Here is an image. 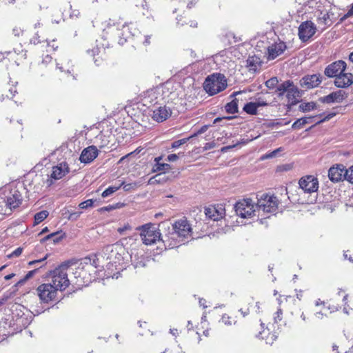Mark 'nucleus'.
<instances>
[{
  "instance_id": "f257e3e1",
  "label": "nucleus",
  "mask_w": 353,
  "mask_h": 353,
  "mask_svg": "<svg viewBox=\"0 0 353 353\" xmlns=\"http://www.w3.org/2000/svg\"><path fill=\"white\" fill-rule=\"evenodd\" d=\"M140 244L133 236L125 238L121 243H116L105 246L103 252L109 263L119 269H124L131 262L134 268H144L150 261L144 255L143 249L139 248Z\"/></svg>"
},
{
  "instance_id": "f03ea898",
  "label": "nucleus",
  "mask_w": 353,
  "mask_h": 353,
  "mask_svg": "<svg viewBox=\"0 0 353 353\" xmlns=\"http://www.w3.org/2000/svg\"><path fill=\"white\" fill-rule=\"evenodd\" d=\"M73 264V261H65L51 272V283L54 285L58 290H64L69 286L70 281L68 278V270Z\"/></svg>"
},
{
  "instance_id": "7ed1b4c3",
  "label": "nucleus",
  "mask_w": 353,
  "mask_h": 353,
  "mask_svg": "<svg viewBox=\"0 0 353 353\" xmlns=\"http://www.w3.org/2000/svg\"><path fill=\"white\" fill-rule=\"evenodd\" d=\"M228 86L227 80L224 74L214 73L208 76L203 83V88L210 95H214Z\"/></svg>"
},
{
  "instance_id": "20e7f679",
  "label": "nucleus",
  "mask_w": 353,
  "mask_h": 353,
  "mask_svg": "<svg viewBox=\"0 0 353 353\" xmlns=\"http://www.w3.org/2000/svg\"><path fill=\"white\" fill-rule=\"evenodd\" d=\"M140 236L145 245H150L157 241H165L161 239L159 230L152 224H145L139 228Z\"/></svg>"
},
{
  "instance_id": "39448f33",
  "label": "nucleus",
  "mask_w": 353,
  "mask_h": 353,
  "mask_svg": "<svg viewBox=\"0 0 353 353\" xmlns=\"http://www.w3.org/2000/svg\"><path fill=\"white\" fill-rule=\"evenodd\" d=\"M256 206L251 199H243L236 203L234 210L238 216L251 219L255 215Z\"/></svg>"
},
{
  "instance_id": "423d86ee",
  "label": "nucleus",
  "mask_w": 353,
  "mask_h": 353,
  "mask_svg": "<svg viewBox=\"0 0 353 353\" xmlns=\"http://www.w3.org/2000/svg\"><path fill=\"white\" fill-rule=\"evenodd\" d=\"M279 201L274 196L263 194L258 199L256 208L266 212H274L278 208Z\"/></svg>"
},
{
  "instance_id": "0eeeda50",
  "label": "nucleus",
  "mask_w": 353,
  "mask_h": 353,
  "mask_svg": "<svg viewBox=\"0 0 353 353\" xmlns=\"http://www.w3.org/2000/svg\"><path fill=\"white\" fill-rule=\"evenodd\" d=\"M37 291L41 301L44 303H48L55 300L58 290L50 283L40 285L37 288Z\"/></svg>"
},
{
  "instance_id": "6e6552de",
  "label": "nucleus",
  "mask_w": 353,
  "mask_h": 353,
  "mask_svg": "<svg viewBox=\"0 0 353 353\" xmlns=\"http://www.w3.org/2000/svg\"><path fill=\"white\" fill-rule=\"evenodd\" d=\"M149 114L154 121L160 123L171 116L172 110L170 107L155 103L150 110Z\"/></svg>"
},
{
  "instance_id": "1a4fd4ad",
  "label": "nucleus",
  "mask_w": 353,
  "mask_h": 353,
  "mask_svg": "<svg viewBox=\"0 0 353 353\" xmlns=\"http://www.w3.org/2000/svg\"><path fill=\"white\" fill-rule=\"evenodd\" d=\"M316 31V25L311 21H305L300 24L298 35L301 41L306 42L314 35Z\"/></svg>"
},
{
  "instance_id": "9d476101",
  "label": "nucleus",
  "mask_w": 353,
  "mask_h": 353,
  "mask_svg": "<svg viewBox=\"0 0 353 353\" xmlns=\"http://www.w3.org/2000/svg\"><path fill=\"white\" fill-rule=\"evenodd\" d=\"M173 230L174 232L172 233L173 236L172 238L177 236L184 239L191 235L192 228L186 219L176 221L173 225Z\"/></svg>"
},
{
  "instance_id": "9b49d317",
  "label": "nucleus",
  "mask_w": 353,
  "mask_h": 353,
  "mask_svg": "<svg viewBox=\"0 0 353 353\" xmlns=\"http://www.w3.org/2000/svg\"><path fill=\"white\" fill-rule=\"evenodd\" d=\"M299 187L307 193L316 192L319 188V181L316 178L312 175L302 177L299 182Z\"/></svg>"
},
{
  "instance_id": "f8f14e48",
  "label": "nucleus",
  "mask_w": 353,
  "mask_h": 353,
  "mask_svg": "<svg viewBox=\"0 0 353 353\" xmlns=\"http://www.w3.org/2000/svg\"><path fill=\"white\" fill-rule=\"evenodd\" d=\"M347 64L344 61L339 60L329 64L324 71V74L329 78H332L339 75L346 69Z\"/></svg>"
},
{
  "instance_id": "ddd939ff",
  "label": "nucleus",
  "mask_w": 353,
  "mask_h": 353,
  "mask_svg": "<svg viewBox=\"0 0 353 353\" xmlns=\"http://www.w3.org/2000/svg\"><path fill=\"white\" fill-rule=\"evenodd\" d=\"M323 80V77L320 74L306 75L300 80V85L306 90L317 87Z\"/></svg>"
},
{
  "instance_id": "4468645a",
  "label": "nucleus",
  "mask_w": 353,
  "mask_h": 353,
  "mask_svg": "<svg viewBox=\"0 0 353 353\" xmlns=\"http://www.w3.org/2000/svg\"><path fill=\"white\" fill-rule=\"evenodd\" d=\"M22 202V196L19 191L17 189H12L8 195L6 196V206L12 210L19 206Z\"/></svg>"
},
{
  "instance_id": "2eb2a0df",
  "label": "nucleus",
  "mask_w": 353,
  "mask_h": 353,
  "mask_svg": "<svg viewBox=\"0 0 353 353\" xmlns=\"http://www.w3.org/2000/svg\"><path fill=\"white\" fill-rule=\"evenodd\" d=\"M117 35L119 37L118 43L121 46H123L129 39L134 37L136 35V32H138L136 28L133 29L132 27H130L126 24H123L122 26V28L117 29Z\"/></svg>"
},
{
  "instance_id": "dca6fc26",
  "label": "nucleus",
  "mask_w": 353,
  "mask_h": 353,
  "mask_svg": "<svg viewBox=\"0 0 353 353\" xmlns=\"http://www.w3.org/2000/svg\"><path fill=\"white\" fill-rule=\"evenodd\" d=\"M204 213L208 219L219 221L225 215V209L221 205H209L204 209Z\"/></svg>"
},
{
  "instance_id": "f3484780",
  "label": "nucleus",
  "mask_w": 353,
  "mask_h": 353,
  "mask_svg": "<svg viewBox=\"0 0 353 353\" xmlns=\"http://www.w3.org/2000/svg\"><path fill=\"white\" fill-rule=\"evenodd\" d=\"M287 46L283 41L275 42L268 47V59L273 60L283 53Z\"/></svg>"
},
{
  "instance_id": "a211bd4d",
  "label": "nucleus",
  "mask_w": 353,
  "mask_h": 353,
  "mask_svg": "<svg viewBox=\"0 0 353 353\" xmlns=\"http://www.w3.org/2000/svg\"><path fill=\"white\" fill-rule=\"evenodd\" d=\"M99 154V150L94 145L88 146L81 152L79 160L81 163H89L94 161Z\"/></svg>"
},
{
  "instance_id": "6ab92c4d",
  "label": "nucleus",
  "mask_w": 353,
  "mask_h": 353,
  "mask_svg": "<svg viewBox=\"0 0 353 353\" xmlns=\"http://www.w3.org/2000/svg\"><path fill=\"white\" fill-rule=\"evenodd\" d=\"M345 169L343 165H336L331 167L328 170V177L334 183L345 179Z\"/></svg>"
},
{
  "instance_id": "aec40b11",
  "label": "nucleus",
  "mask_w": 353,
  "mask_h": 353,
  "mask_svg": "<svg viewBox=\"0 0 353 353\" xmlns=\"http://www.w3.org/2000/svg\"><path fill=\"white\" fill-rule=\"evenodd\" d=\"M69 172V168L66 163L62 162L56 166L52 167V170L50 174L51 179L58 180L63 177ZM52 183V181L50 180L48 183L50 185Z\"/></svg>"
},
{
  "instance_id": "412c9836",
  "label": "nucleus",
  "mask_w": 353,
  "mask_h": 353,
  "mask_svg": "<svg viewBox=\"0 0 353 353\" xmlns=\"http://www.w3.org/2000/svg\"><path fill=\"white\" fill-rule=\"evenodd\" d=\"M353 83V74L343 72L335 78L334 85L341 88H347Z\"/></svg>"
},
{
  "instance_id": "4be33fe9",
  "label": "nucleus",
  "mask_w": 353,
  "mask_h": 353,
  "mask_svg": "<svg viewBox=\"0 0 353 353\" xmlns=\"http://www.w3.org/2000/svg\"><path fill=\"white\" fill-rule=\"evenodd\" d=\"M345 97V92L343 90L332 92L330 94L321 97V101L325 103H340Z\"/></svg>"
},
{
  "instance_id": "5701e85b",
  "label": "nucleus",
  "mask_w": 353,
  "mask_h": 353,
  "mask_svg": "<svg viewBox=\"0 0 353 353\" xmlns=\"http://www.w3.org/2000/svg\"><path fill=\"white\" fill-rule=\"evenodd\" d=\"M302 96V92L299 90V89L293 84L292 82L290 88L287 93V97L288 99V101L292 104L294 105L298 102V99Z\"/></svg>"
},
{
  "instance_id": "b1692460",
  "label": "nucleus",
  "mask_w": 353,
  "mask_h": 353,
  "mask_svg": "<svg viewBox=\"0 0 353 353\" xmlns=\"http://www.w3.org/2000/svg\"><path fill=\"white\" fill-rule=\"evenodd\" d=\"M319 14L317 15V22L319 25L324 26L323 29L325 27L330 26L333 21L330 18V14L328 12H323L318 10Z\"/></svg>"
},
{
  "instance_id": "393cba45",
  "label": "nucleus",
  "mask_w": 353,
  "mask_h": 353,
  "mask_svg": "<svg viewBox=\"0 0 353 353\" xmlns=\"http://www.w3.org/2000/svg\"><path fill=\"white\" fill-rule=\"evenodd\" d=\"M261 61L259 57L249 56L246 60V67L249 68L250 71L256 72L261 66Z\"/></svg>"
},
{
  "instance_id": "a878e982",
  "label": "nucleus",
  "mask_w": 353,
  "mask_h": 353,
  "mask_svg": "<svg viewBox=\"0 0 353 353\" xmlns=\"http://www.w3.org/2000/svg\"><path fill=\"white\" fill-rule=\"evenodd\" d=\"M97 261L96 256L85 257L81 260L78 268L84 269L85 266H87L88 269L90 268H97Z\"/></svg>"
},
{
  "instance_id": "bb28decb",
  "label": "nucleus",
  "mask_w": 353,
  "mask_h": 353,
  "mask_svg": "<svg viewBox=\"0 0 353 353\" xmlns=\"http://www.w3.org/2000/svg\"><path fill=\"white\" fill-rule=\"evenodd\" d=\"M64 234L62 233V231H58L53 233H51L43 239H41L40 242L43 243L49 240H52L54 243H57L59 242L63 238Z\"/></svg>"
},
{
  "instance_id": "cd10ccee",
  "label": "nucleus",
  "mask_w": 353,
  "mask_h": 353,
  "mask_svg": "<svg viewBox=\"0 0 353 353\" xmlns=\"http://www.w3.org/2000/svg\"><path fill=\"white\" fill-rule=\"evenodd\" d=\"M314 117H302L301 119H297L294 121L292 125V128L294 130L301 129L306 124L310 123L312 122V119Z\"/></svg>"
},
{
  "instance_id": "c85d7f7f",
  "label": "nucleus",
  "mask_w": 353,
  "mask_h": 353,
  "mask_svg": "<svg viewBox=\"0 0 353 353\" xmlns=\"http://www.w3.org/2000/svg\"><path fill=\"white\" fill-rule=\"evenodd\" d=\"M292 82V81L288 80L280 84L279 83L275 91L277 92L279 97L283 96L285 93H288L289 88L291 86Z\"/></svg>"
},
{
  "instance_id": "c756f323",
  "label": "nucleus",
  "mask_w": 353,
  "mask_h": 353,
  "mask_svg": "<svg viewBox=\"0 0 353 353\" xmlns=\"http://www.w3.org/2000/svg\"><path fill=\"white\" fill-rule=\"evenodd\" d=\"M225 109L226 112L230 114L237 113L239 111V110H238V99L236 98H235L230 103H228L225 106Z\"/></svg>"
},
{
  "instance_id": "7c9ffc66",
  "label": "nucleus",
  "mask_w": 353,
  "mask_h": 353,
  "mask_svg": "<svg viewBox=\"0 0 353 353\" xmlns=\"http://www.w3.org/2000/svg\"><path fill=\"white\" fill-rule=\"evenodd\" d=\"M243 110L249 114L255 115L257 113V108L254 102H249L244 105Z\"/></svg>"
},
{
  "instance_id": "2f4dec72",
  "label": "nucleus",
  "mask_w": 353,
  "mask_h": 353,
  "mask_svg": "<svg viewBox=\"0 0 353 353\" xmlns=\"http://www.w3.org/2000/svg\"><path fill=\"white\" fill-rule=\"evenodd\" d=\"M171 168V166L168 163H154L152 168V172H161L163 171V173H165V171L168 170Z\"/></svg>"
},
{
  "instance_id": "473e14b6",
  "label": "nucleus",
  "mask_w": 353,
  "mask_h": 353,
  "mask_svg": "<svg viewBox=\"0 0 353 353\" xmlns=\"http://www.w3.org/2000/svg\"><path fill=\"white\" fill-rule=\"evenodd\" d=\"M316 108V105L314 102H307L302 103L299 105V110L303 112H310L314 110Z\"/></svg>"
},
{
  "instance_id": "72a5a7b5",
  "label": "nucleus",
  "mask_w": 353,
  "mask_h": 353,
  "mask_svg": "<svg viewBox=\"0 0 353 353\" xmlns=\"http://www.w3.org/2000/svg\"><path fill=\"white\" fill-rule=\"evenodd\" d=\"M49 213L46 210H42L34 215V223L39 224L47 218Z\"/></svg>"
},
{
  "instance_id": "f704fd0d",
  "label": "nucleus",
  "mask_w": 353,
  "mask_h": 353,
  "mask_svg": "<svg viewBox=\"0 0 353 353\" xmlns=\"http://www.w3.org/2000/svg\"><path fill=\"white\" fill-rule=\"evenodd\" d=\"M119 188L120 186H110L102 192L101 196L103 198L108 197L114 192L117 191Z\"/></svg>"
},
{
  "instance_id": "c9c22d12",
  "label": "nucleus",
  "mask_w": 353,
  "mask_h": 353,
  "mask_svg": "<svg viewBox=\"0 0 353 353\" xmlns=\"http://www.w3.org/2000/svg\"><path fill=\"white\" fill-rule=\"evenodd\" d=\"M152 179H154L155 182L161 183V182L166 181L168 179V177H167L165 175V173H160V174H156L153 178L150 179V181H149L150 183H154L152 181Z\"/></svg>"
},
{
  "instance_id": "e433bc0d",
  "label": "nucleus",
  "mask_w": 353,
  "mask_h": 353,
  "mask_svg": "<svg viewBox=\"0 0 353 353\" xmlns=\"http://www.w3.org/2000/svg\"><path fill=\"white\" fill-rule=\"evenodd\" d=\"M138 185H139L138 183L136 182L130 183H125L124 182H123L120 184L119 186H120V188L123 187V189L124 190V191L129 192L132 190L137 189Z\"/></svg>"
},
{
  "instance_id": "4c0bfd02",
  "label": "nucleus",
  "mask_w": 353,
  "mask_h": 353,
  "mask_svg": "<svg viewBox=\"0 0 353 353\" xmlns=\"http://www.w3.org/2000/svg\"><path fill=\"white\" fill-rule=\"evenodd\" d=\"M279 85V80L276 77H272L265 81V85L269 89L276 88Z\"/></svg>"
},
{
  "instance_id": "58836bf2",
  "label": "nucleus",
  "mask_w": 353,
  "mask_h": 353,
  "mask_svg": "<svg viewBox=\"0 0 353 353\" xmlns=\"http://www.w3.org/2000/svg\"><path fill=\"white\" fill-rule=\"evenodd\" d=\"M345 179L353 183V165L348 169H345Z\"/></svg>"
},
{
  "instance_id": "ea45409f",
  "label": "nucleus",
  "mask_w": 353,
  "mask_h": 353,
  "mask_svg": "<svg viewBox=\"0 0 353 353\" xmlns=\"http://www.w3.org/2000/svg\"><path fill=\"white\" fill-rule=\"evenodd\" d=\"M94 201L92 199H88L79 203V207L81 209H86L93 205Z\"/></svg>"
},
{
  "instance_id": "a19ab883",
  "label": "nucleus",
  "mask_w": 353,
  "mask_h": 353,
  "mask_svg": "<svg viewBox=\"0 0 353 353\" xmlns=\"http://www.w3.org/2000/svg\"><path fill=\"white\" fill-rule=\"evenodd\" d=\"M283 312L281 309H278V310L275 312L274 316V323H277L282 320Z\"/></svg>"
},
{
  "instance_id": "79ce46f5",
  "label": "nucleus",
  "mask_w": 353,
  "mask_h": 353,
  "mask_svg": "<svg viewBox=\"0 0 353 353\" xmlns=\"http://www.w3.org/2000/svg\"><path fill=\"white\" fill-rule=\"evenodd\" d=\"M281 151V148H278L270 153H267L265 154L264 156H263L261 157L262 159H271V158H273L274 157H276V155L277 154V153Z\"/></svg>"
},
{
  "instance_id": "37998d69",
  "label": "nucleus",
  "mask_w": 353,
  "mask_h": 353,
  "mask_svg": "<svg viewBox=\"0 0 353 353\" xmlns=\"http://www.w3.org/2000/svg\"><path fill=\"white\" fill-rule=\"evenodd\" d=\"M68 213H69L68 219L70 220L74 221V220H77L80 216L81 212H79V211L70 212V211H68Z\"/></svg>"
},
{
  "instance_id": "c03bdc74",
  "label": "nucleus",
  "mask_w": 353,
  "mask_h": 353,
  "mask_svg": "<svg viewBox=\"0 0 353 353\" xmlns=\"http://www.w3.org/2000/svg\"><path fill=\"white\" fill-rule=\"evenodd\" d=\"M100 51H101L100 48H99L98 46H96V47H94L91 50H90V49L88 50L87 52L90 56L94 57L96 55H98L99 54Z\"/></svg>"
},
{
  "instance_id": "a18cd8bd",
  "label": "nucleus",
  "mask_w": 353,
  "mask_h": 353,
  "mask_svg": "<svg viewBox=\"0 0 353 353\" xmlns=\"http://www.w3.org/2000/svg\"><path fill=\"white\" fill-rule=\"evenodd\" d=\"M185 142H186V139H183L175 141L172 143V148H177L179 146H181V145L184 144Z\"/></svg>"
},
{
  "instance_id": "49530a36",
  "label": "nucleus",
  "mask_w": 353,
  "mask_h": 353,
  "mask_svg": "<svg viewBox=\"0 0 353 353\" xmlns=\"http://www.w3.org/2000/svg\"><path fill=\"white\" fill-rule=\"evenodd\" d=\"M256 106V108L266 106L268 103L265 100L259 98L255 102H254Z\"/></svg>"
},
{
  "instance_id": "de8ad7c7",
  "label": "nucleus",
  "mask_w": 353,
  "mask_h": 353,
  "mask_svg": "<svg viewBox=\"0 0 353 353\" xmlns=\"http://www.w3.org/2000/svg\"><path fill=\"white\" fill-rule=\"evenodd\" d=\"M23 248H18L9 255V257H17L21 254Z\"/></svg>"
},
{
  "instance_id": "09e8293b",
  "label": "nucleus",
  "mask_w": 353,
  "mask_h": 353,
  "mask_svg": "<svg viewBox=\"0 0 353 353\" xmlns=\"http://www.w3.org/2000/svg\"><path fill=\"white\" fill-rule=\"evenodd\" d=\"M230 317L228 316L227 314H223L222 316L221 320L222 322L227 325H231L232 324V321H230Z\"/></svg>"
},
{
  "instance_id": "8fccbe9b",
  "label": "nucleus",
  "mask_w": 353,
  "mask_h": 353,
  "mask_svg": "<svg viewBox=\"0 0 353 353\" xmlns=\"http://www.w3.org/2000/svg\"><path fill=\"white\" fill-rule=\"evenodd\" d=\"M39 270V268H36L33 270L29 271L24 276V280H28L32 278Z\"/></svg>"
},
{
  "instance_id": "3c124183",
  "label": "nucleus",
  "mask_w": 353,
  "mask_h": 353,
  "mask_svg": "<svg viewBox=\"0 0 353 353\" xmlns=\"http://www.w3.org/2000/svg\"><path fill=\"white\" fill-rule=\"evenodd\" d=\"M70 9H71V12L70 14V17L71 19H73V18H78L79 14H80V12L79 10H77V9H74V10H72V6H70Z\"/></svg>"
},
{
  "instance_id": "603ef678",
  "label": "nucleus",
  "mask_w": 353,
  "mask_h": 353,
  "mask_svg": "<svg viewBox=\"0 0 353 353\" xmlns=\"http://www.w3.org/2000/svg\"><path fill=\"white\" fill-rule=\"evenodd\" d=\"M208 129V125H203L199 130H198V131L194 133L191 137H196L199 134H201L203 133H204Z\"/></svg>"
},
{
  "instance_id": "864d4df0",
  "label": "nucleus",
  "mask_w": 353,
  "mask_h": 353,
  "mask_svg": "<svg viewBox=\"0 0 353 353\" xmlns=\"http://www.w3.org/2000/svg\"><path fill=\"white\" fill-rule=\"evenodd\" d=\"M351 16H353V4H352V8L347 11V12L345 14H344L343 17H342L341 18V21H343L347 17H351Z\"/></svg>"
},
{
  "instance_id": "5fc2aeb1",
  "label": "nucleus",
  "mask_w": 353,
  "mask_h": 353,
  "mask_svg": "<svg viewBox=\"0 0 353 353\" xmlns=\"http://www.w3.org/2000/svg\"><path fill=\"white\" fill-rule=\"evenodd\" d=\"M334 115H335V113H334V112L333 113H330L327 116H325L323 119H322L321 120L317 121L316 123V124L321 123L323 122L327 121L330 120L331 118H332Z\"/></svg>"
},
{
  "instance_id": "6e6d98bb",
  "label": "nucleus",
  "mask_w": 353,
  "mask_h": 353,
  "mask_svg": "<svg viewBox=\"0 0 353 353\" xmlns=\"http://www.w3.org/2000/svg\"><path fill=\"white\" fill-rule=\"evenodd\" d=\"M269 335L270 336L265 339V342L266 343L272 344L273 341L276 339V336L274 334H269Z\"/></svg>"
},
{
  "instance_id": "4d7b16f0",
  "label": "nucleus",
  "mask_w": 353,
  "mask_h": 353,
  "mask_svg": "<svg viewBox=\"0 0 353 353\" xmlns=\"http://www.w3.org/2000/svg\"><path fill=\"white\" fill-rule=\"evenodd\" d=\"M39 36L37 33L34 34V36L30 39V43H32L34 45H37L39 43H41L39 40Z\"/></svg>"
},
{
  "instance_id": "13d9d810",
  "label": "nucleus",
  "mask_w": 353,
  "mask_h": 353,
  "mask_svg": "<svg viewBox=\"0 0 353 353\" xmlns=\"http://www.w3.org/2000/svg\"><path fill=\"white\" fill-rule=\"evenodd\" d=\"M183 3H187L186 7L191 8L196 4V1L195 0H183Z\"/></svg>"
},
{
  "instance_id": "bf43d9fd",
  "label": "nucleus",
  "mask_w": 353,
  "mask_h": 353,
  "mask_svg": "<svg viewBox=\"0 0 353 353\" xmlns=\"http://www.w3.org/2000/svg\"><path fill=\"white\" fill-rule=\"evenodd\" d=\"M12 33L16 37H19L23 33V30L20 28L15 27L12 29Z\"/></svg>"
},
{
  "instance_id": "052dcab7",
  "label": "nucleus",
  "mask_w": 353,
  "mask_h": 353,
  "mask_svg": "<svg viewBox=\"0 0 353 353\" xmlns=\"http://www.w3.org/2000/svg\"><path fill=\"white\" fill-rule=\"evenodd\" d=\"M216 143L214 142L206 143L203 147L204 150H208L215 148Z\"/></svg>"
},
{
  "instance_id": "680f3d73",
  "label": "nucleus",
  "mask_w": 353,
  "mask_h": 353,
  "mask_svg": "<svg viewBox=\"0 0 353 353\" xmlns=\"http://www.w3.org/2000/svg\"><path fill=\"white\" fill-rule=\"evenodd\" d=\"M46 259H47V255H46L45 257H43V258H42V259H39V260H34V261H30V262L28 263V265L31 266V265H35V264H37V263H43V262Z\"/></svg>"
},
{
  "instance_id": "e2e57ef3",
  "label": "nucleus",
  "mask_w": 353,
  "mask_h": 353,
  "mask_svg": "<svg viewBox=\"0 0 353 353\" xmlns=\"http://www.w3.org/2000/svg\"><path fill=\"white\" fill-rule=\"evenodd\" d=\"M179 159V156L176 154H169L168 157H167V161H171V162H173V161H176L177 159Z\"/></svg>"
},
{
  "instance_id": "0e129e2a",
  "label": "nucleus",
  "mask_w": 353,
  "mask_h": 353,
  "mask_svg": "<svg viewBox=\"0 0 353 353\" xmlns=\"http://www.w3.org/2000/svg\"><path fill=\"white\" fill-rule=\"evenodd\" d=\"M54 42H55V41H54V40H52V42H51V43H52V44H50V43H47V47H48V48H50V50H51L52 51H55V50L58 48V46L55 45V44H54Z\"/></svg>"
},
{
  "instance_id": "69168bd1",
  "label": "nucleus",
  "mask_w": 353,
  "mask_h": 353,
  "mask_svg": "<svg viewBox=\"0 0 353 353\" xmlns=\"http://www.w3.org/2000/svg\"><path fill=\"white\" fill-rule=\"evenodd\" d=\"M150 39H151V36H150V35L144 36V40L143 41V44L145 46H148L150 43Z\"/></svg>"
},
{
  "instance_id": "338daca9",
  "label": "nucleus",
  "mask_w": 353,
  "mask_h": 353,
  "mask_svg": "<svg viewBox=\"0 0 353 353\" xmlns=\"http://www.w3.org/2000/svg\"><path fill=\"white\" fill-rule=\"evenodd\" d=\"M52 61V57L50 55H46L42 61V63L43 64H48V63L51 62Z\"/></svg>"
},
{
  "instance_id": "774afa93",
  "label": "nucleus",
  "mask_w": 353,
  "mask_h": 353,
  "mask_svg": "<svg viewBox=\"0 0 353 353\" xmlns=\"http://www.w3.org/2000/svg\"><path fill=\"white\" fill-rule=\"evenodd\" d=\"M236 145H228V146H225V147H223L221 149V152H227L228 151H229L230 149L233 148L235 147Z\"/></svg>"
}]
</instances>
